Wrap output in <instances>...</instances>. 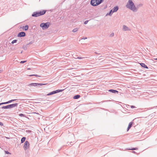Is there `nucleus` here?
<instances>
[{
    "label": "nucleus",
    "instance_id": "1",
    "mask_svg": "<svg viewBox=\"0 0 157 157\" xmlns=\"http://www.w3.org/2000/svg\"><path fill=\"white\" fill-rule=\"evenodd\" d=\"M126 7L134 12L137 11L136 6L132 0H128L126 5Z\"/></svg>",
    "mask_w": 157,
    "mask_h": 157
},
{
    "label": "nucleus",
    "instance_id": "2",
    "mask_svg": "<svg viewBox=\"0 0 157 157\" xmlns=\"http://www.w3.org/2000/svg\"><path fill=\"white\" fill-rule=\"evenodd\" d=\"M46 10H42L34 12L32 15L33 17H37L44 14Z\"/></svg>",
    "mask_w": 157,
    "mask_h": 157
},
{
    "label": "nucleus",
    "instance_id": "3",
    "mask_svg": "<svg viewBox=\"0 0 157 157\" xmlns=\"http://www.w3.org/2000/svg\"><path fill=\"white\" fill-rule=\"evenodd\" d=\"M103 1L104 0H91L90 5L93 6H96L101 4Z\"/></svg>",
    "mask_w": 157,
    "mask_h": 157
},
{
    "label": "nucleus",
    "instance_id": "4",
    "mask_svg": "<svg viewBox=\"0 0 157 157\" xmlns=\"http://www.w3.org/2000/svg\"><path fill=\"white\" fill-rule=\"evenodd\" d=\"M18 105L17 103H15L10 105H8L6 106H3L1 108L2 109H11L15 107H16Z\"/></svg>",
    "mask_w": 157,
    "mask_h": 157
},
{
    "label": "nucleus",
    "instance_id": "5",
    "mask_svg": "<svg viewBox=\"0 0 157 157\" xmlns=\"http://www.w3.org/2000/svg\"><path fill=\"white\" fill-rule=\"evenodd\" d=\"M50 25V23L49 22L46 23H42L40 25V26L42 28L43 30L47 29Z\"/></svg>",
    "mask_w": 157,
    "mask_h": 157
},
{
    "label": "nucleus",
    "instance_id": "6",
    "mask_svg": "<svg viewBox=\"0 0 157 157\" xmlns=\"http://www.w3.org/2000/svg\"><path fill=\"white\" fill-rule=\"evenodd\" d=\"M29 143L28 141H26L25 142L23 146V148L25 150H26L29 147Z\"/></svg>",
    "mask_w": 157,
    "mask_h": 157
},
{
    "label": "nucleus",
    "instance_id": "7",
    "mask_svg": "<svg viewBox=\"0 0 157 157\" xmlns=\"http://www.w3.org/2000/svg\"><path fill=\"white\" fill-rule=\"evenodd\" d=\"M26 34L25 32H21L17 34V36L19 37H24L25 36Z\"/></svg>",
    "mask_w": 157,
    "mask_h": 157
},
{
    "label": "nucleus",
    "instance_id": "8",
    "mask_svg": "<svg viewBox=\"0 0 157 157\" xmlns=\"http://www.w3.org/2000/svg\"><path fill=\"white\" fill-rule=\"evenodd\" d=\"M108 91L113 93H118V91L113 89H110L108 90Z\"/></svg>",
    "mask_w": 157,
    "mask_h": 157
},
{
    "label": "nucleus",
    "instance_id": "9",
    "mask_svg": "<svg viewBox=\"0 0 157 157\" xmlns=\"http://www.w3.org/2000/svg\"><path fill=\"white\" fill-rule=\"evenodd\" d=\"M140 64L142 67L145 68H148L147 66L144 63H140Z\"/></svg>",
    "mask_w": 157,
    "mask_h": 157
},
{
    "label": "nucleus",
    "instance_id": "10",
    "mask_svg": "<svg viewBox=\"0 0 157 157\" xmlns=\"http://www.w3.org/2000/svg\"><path fill=\"white\" fill-rule=\"evenodd\" d=\"M133 123V122H131L129 123L128 126V128H127V131H128L132 127V124Z\"/></svg>",
    "mask_w": 157,
    "mask_h": 157
},
{
    "label": "nucleus",
    "instance_id": "11",
    "mask_svg": "<svg viewBox=\"0 0 157 157\" xmlns=\"http://www.w3.org/2000/svg\"><path fill=\"white\" fill-rule=\"evenodd\" d=\"M119 8L118 6H116L114 7L112 9L113 12H116L118 10Z\"/></svg>",
    "mask_w": 157,
    "mask_h": 157
},
{
    "label": "nucleus",
    "instance_id": "12",
    "mask_svg": "<svg viewBox=\"0 0 157 157\" xmlns=\"http://www.w3.org/2000/svg\"><path fill=\"white\" fill-rule=\"evenodd\" d=\"M123 30L124 31H126L129 30V29L126 26L123 25Z\"/></svg>",
    "mask_w": 157,
    "mask_h": 157
},
{
    "label": "nucleus",
    "instance_id": "13",
    "mask_svg": "<svg viewBox=\"0 0 157 157\" xmlns=\"http://www.w3.org/2000/svg\"><path fill=\"white\" fill-rule=\"evenodd\" d=\"M114 13L113 12V11L112 10H111L109 12V13H108L106 15V16H107L108 15H109L110 16H111L113 14V13Z\"/></svg>",
    "mask_w": 157,
    "mask_h": 157
},
{
    "label": "nucleus",
    "instance_id": "14",
    "mask_svg": "<svg viewBox=\"0 0 157 157\" xmlns=\"http://www.w3.org/2000/svg\"><path fill=\"white\" fill-rule=\"evenodd\" d=\"M22 28L25 31H26V30H28L29 29V26L28 25H26L25 26H23Z\"/></svg>",
    "mask_w": 157,
    "mask_h": 157
},
{
    "label": "nucleus",
    "instance_id": "15",
    "mask_svg": "<svg viewBox=\"0 0 157 157\" xmlns=\"http://www.w3.org/2000/svg\"><path fill=\"white\" fill-rule=\"evenodd\" d=\"M64 90V89L57 90H54V92H55V94H56V93L60 92H62Z\"/></svg>",
    "mask_w": 157,
    "mask_h": 157
},
{
    "label": "nucleus",
    "instance_id": "16",
    "mask_svg": "<svg viewBox=\"0 0 157 157\" xmlns=\"http://www.w3.org/2000/svg\"><path fill=\"white\" fill-rule=\"evenodd\" d=\"M143 6V4L142 3H140V4L137 5L136 6V9L137 10V11L138 10V9L139 8L142 6Z\"/></svg>",
    "mask_w": 157,
    "mask_h": 157
},
{
    "label": "nucleus",
    "instance_id": "17",
    "mask_svg": "<svg viewBox=\"0 0 157 157\" xmlns=\"http://www.w3.org/2000/svg\"><path fill=\"white\" fill-rule=\"evenodd\" d=\"M80 96L79 95H75L73 98L74 99H78L80 98Z\"/></svg>",
    "mask_w": 157,
    "mask_h": 157
},
{
    "label": "nucleus",
    "instance_id": "18",
    "mask_svg": "<svg viewBox=\"0 0 157 157\" xmlns=\"http://www.w3.org/2000/svg\"><path fill=\"white\" fill-rule=\"evenodd\" d=\"M26 139V138L25 137H23L21 138V143H24Z\"/></svg>",
    "mask_w": 157,
    "mask_h": 157
},
{
    "label": "nucleus",
    "instance_id": "19",
    "mask_svg": "<svg viewBox=\"0 0 157 157\" xmlns=\"http://www.w3.org/2000/svg\"><path fill=\"white\" fill-rule=\"evenodd\" d=\"M30 87L31 86H36V83H32L28 85Z\"/></svg>",
    "mask_w": 157,
    "mask_h": 157
},
{
    "label": "nucleus",
    "instance_id": "20",
    "mask_svg": "<svg viewBox=\"0 0 157 157\" xmlns=\"http://www.w3.org/2000/svg\"><path fill=\"white\" fill-rule=\"evenodd\" d=\"M17 100V99H12V100H10V101H7V104H9V103H10L14 101Z\"/></svg>",
    "mask_w": 157,
    "mask_h": 157
},
{
    "label": "nucleus",
    "instance_id": "21",
    "mask_svg": "<svg viewBox=\"0 0 157 157\" xmlns=\"http://www.w3.org/2000/svg\"><path fill=\"white\" fill-rule=\"evenodd\" d=\"M55 94V93L54 91H52L49 93L47 95L49 96V95H53V94Z\"/></svg>",
    "mask_w": 157,
    "mask_h": 157
},
{
    "label": "nucleus",
    "instance_id": "22",
    "mask_svg": "<svg viewBox=\"0 0 157 157\" xmlns=\"http://www.w3.org/2000/svg\"><path fill=\"white\" fill-rule=\"evenodd\" d=\"M30 76H35L37 77H40L41 76L39 75L36 74H33L29 75Z\"/></svg>",
    "mask_w": 157,
    "mask_h": 157
},
{
    "label": "nucleus",
    "instance_id": "23",
    "mask_svg": "<svg viewBox=\"0 0 157 157\" xmlns=\"http://www.w3.org/2000/svg\"><path fill=\"white\" fill-rule=\"evenodd\" d=\"M78 30V28H75L72 31L73 32V33H75Z\"/></svg>",
    "mask_w": 157,
    "mask_h": 157
},
{
    "label": "nucleus",
    "instance_id": "24",
    "mask_svg": "<svg viewBox=\"0 0 157 157\" xmlns=\"http://www.w3.org/2000/svg\"><path fill=\"white\" fill-rule=\"evenodd\" d=\"M27 45H24L23 46V49L25 50H26L27 49Z\"/></svg>",
    "mask_w": 157,
    "mask_h": 157
},
{
    "label": "nucleus",
    "instance_id": "25",
    "mask_svg": "<svg viewBox=\"0 0 157 157\" xmlns=\"http://www.w3.org/2000/svg\"><path fill=\"white\" fill-rule=\"evenodd\" d=\"M128 149L130 150H137L138 149V148L137 147H133L131 149Z\"/></svg>",
    "mask_w": 157,
    "mask_h": 157
},
{
    "label": "nucleus",
    "instance_id": "26",
    "mask_svg": "<svg viewBox=\"0 0 157 157\" xmlns=\"http://www.w3.org/2000/svg\"><path fill=\"white\" fill-rule=\"evenodd\" d=\"M19 115L21 117H25V115L22 113H20Z\"/></svg>",
    "mask_w": 157,
    "mask_h": 157
},
{
    "label": "nucleus",
    "instance_id": "27",
    "mask_svg": "<svg viewBox=\"0 0 157 157\" xmlns=\"http://www.w3.org/2000/svg\"><path fill=\"white\" fill-rule=\"evenodd\" d=\"M17 41V40H14L12 41L11 43L13 44L14 43H16Z\"/></svg>",
    "mask_w": 157,
    "mask_h": 157
},
{
    "label": "nucleus",
    "instance_id": "28",
    "mask_svg": "<svg viewBox=\"0 0 157 157\" xmlns=\"http://www.w3.org/2000/svg\"><path fill=\"white\" fill-rule=\"evenodd\" d=\"M46 83H40V86H42L43 85H45L47 84Z\"/></svg>",
    "mask_w": 157,
    "mask_h": 157
},
{
    "label": "nucleus",
    "instance_id": "29",
    "mask_svg": "<svg viewBox=\"0 0 157 157\" xmlns=\"http://www.w3.org/2000/svg\"><path fill=\"white\" fill-rule=\"evenodd\" d=\"M27 61L26 60H25V61H21L20 62V63H25Z\"/></svg>",
    "mask_w": 157,
    "mask_h": 157
},
{
    "label": "nucleus",
    "instance_id": "30",
    "mask_svg": "<svg viewBox=\"0 0 157 157\" xmlns=\"http://www.w3.org/2000/svg\"><path fill=\"white\" fill-rule=\"evenodd\" d=\"M114 35V33H112L110 35V36L111 37H113Z\"/></svg>",
    "mask_w": 157,
    "mask_h": 157
},
{
    "label": "nucleus",
    "instance_id": "31",
    "mask_svg": "<svg viewBox=\"0 0 157 157\" xmlns=\"http://www.w3.org/2000/svg\"><path fill=\"white\" fill-rule=\"evenodd\" d=\"M1 105H3V104H7V101L6 102L1 103Z\"/></svg>",
    "mask_w": 157,
    "mask_h": 157
},
{
    "label": "nucleus",
    "instance_id": "32",
    "mask_svg": "<svg viewBox=\"0 0 157 157\" xmlns=\"http://www.w3.org/2000/svg\"><path fill=\"white\" fill-rule=\"evenodd\" d=\"M5 153L6 154H11V153H10L8 151H5Z\"/></svg>",
    "mask_w": 157,
    "mask_h": 157
},
{
    "label": "nucleus",
    "instance_id": "33",
    "mask_svg": "<svg viewBox=\"0 0 157 157\" xmlns=\"http://www.w3.org/2000/svg\"><path fill=\"white\" fill-rule=\"evenodd\" d=\"M89 20H86V21L84 22V24L86 25V24L89 21Z\"/></svg>",
    "mask_w": 157,
    "mask_h": 157
},
{
    "label": "nucleus",
    "instance_id": "34",
    "mask_svg": "<svg viewBox=\"0 0 157 157\" xmlns=\"http://www.w3.org/2000/svg\"><path fill=\"white\" fill-rule=\"evenodd\" d=\"M33 41H31V42H30L29 44H27V45H28L29 44H33Z\"/></svg>",
    "mask_w": 157,
    "mask_h": 157
},
{
    "label": "nucleus",
    "instance_id": "35",
    "mask_svg": "<svg viewBox=\"0 0 157 157\" xmlns=\"http://www.w3.org/2000/svg\"><path fill=\"white\" fill-rule=\"evenodd\" d=\"M84 58H85L84 57H78L77 58V59H82Z\"/></svg>",
    "mask_w": 157,
    "mask_h": 157
},
{
    "label": "nucleus",
    "instance_id": "36",
    "mask_svg": "<svg viewBox=\"0 0 157 157\" xmlns=\"http://www.w3.org/2000/svg\"><path fill=\"white\" fill-rule=\"evenodd\" d=\"M36 86H38L39 87L40 86V83H36Z\"/></svg>",
    "mask_w": 157,
    "mask_h": 157
},
{
    "label": "nucleus",
    "instance_id": "37",
    "mask_svg": "<svg viewBox=\"0 0 157 157\" xmlns=\"http://www.w3.org/2000/svg\"><path fill=\"white\" fill-rule=\"evenodd\" d=\"M87 39V37H83L81 39V40H82V39L85 40V39Z\"/></svg>",
    "mask_w": 157,
    "mask_h": 157
},
{
    "label": "nucleus",
    "instance_id": "38",
    "mask_svg": "<svg viewBox=\"0 0 157 157\" xmlns=\"http://www.w3.org/2000/svg\"><path fill=\"white\" fill-rule=\"evenodd\" d=\"M130 107L131 108H135V107L134 105H131L130 106Z\"/></svg>",
    "mask_w": 157,
    "mask_h": 157
},
{
    "label": "nucleus",
    "instance_id": "39",
    "mask_svg": "<svg viewBox=\"0 0 157 157\" xmlns=\"http://www.w3.org/2000/svg\"><path fill=\"white\" fill-rule=\"evenodd\" d=\"M3 124L1 122H0V125L1 126H3Z\"/></svg>",
    "mask_w": 157,
    "mask_h": 157
},
{
    "label": "nucleus",
    "instance_id": "40",
    "mask_svg": "<svg viewBox=\"0 0 157 157\" xmlns=\"http://www.w3.org/2000/svg\"><path fill=\"white\" fill-rule=\"evenodd\" d=\"M132 153H134V154H136V152L134 151H132Z\"/></svg>",
    "mask_w": 157,
    "mask_h": 157
},
{
    "label": "nucleus",
    "instance_id": "41",
    "mask_svg": "<svg viewBox=\"0 0 157 157\" xmlns=\"http://www.w3.org/2000/svg\"><path fill=\"white\" fill-rule=\"evenodd\" d=\"M95 53L96 54H97L98 55H100V53H98L97 52H95Z\"/></svg>",
    "mask_w": 157,
    "mask_h": 157
},
{
    "label": "nucleus",
    "instance_id": "42",
    "mask_svg": "<svg viewBox=\"0 0 157 157\" xmlns=\"http://www.w3.org/2000/svg\"><path fill=\"white\" fill-rule=\"evenodd\" d=\"M2 70H0V73H1V72H2Z\"/></svg>",
    "mask_w": 157,
    "mask_h": 157
},
{
    "label": "nucleus",
    "instance_id": "43",
    "mask_svg": "<svg viewBox=\"0 0 157 157\" xmlns=\"http://www.w3.org/2000/svg\"><path fill=\"white\" fill-rule=\"evenodd\" d=\"M30 69H30V68H27V70H30Z\"/></svg>",
    "mask_w": 157,
    "mask_h": 157
},
{
    "label": "nucleus",
    "instance_id": "44",
    "mask_svg": "<svg viewBox=\"0 0 157 157\" xmlns=\"http://www.w3.org/2000/svg\"><path fill=\"white\" fill-rule=\"evenodd\" d=\"M71 136H73V137L74 136V134H72V135H71Z\"/></svg>",
    "mask_w": 157,
    "mask_h": 157
},
{
    "label": "nucleus",
    "instance_id": "45",
    "mask_svg": "<svg viewBox=\"0 0 157 157\" xmlns=\"http://www.w3.org/2000/svg\"><path fill=\"white\" fill-rule=\"evenodd\" d=\"M155 60H157V58L154 59Z\"/></svg>",
    "mask_w": 157,
    "mask_h": 157
},
{
    "label": "nucleus",
    "instance_id": "46",
    "mask_svg": "<svg viewBox=\"0 0 157 157\" xmlns=\"http://www.w3.org/2000/svg\"><path fill=\"white\" fill-rule=\"evenodd\" d=\"M22 101L25 100V99H21Z\"/></svg>",
    "mask_w": 157,
    "mask_h": 157
},
{
    "label": "nucleus",
    "instance_id": "47",
    "mask_svg": "<svg viewBox=\"0 0 157 157\" xmlns=\"http://www.w3.org/2000/svg\"><path fill=\"white\" fill-rule=\"evenodd\" d=\"M72 143V141H71L70 142V143Z\"/></svg>",
    "mask_w": 157,
    "mask_h": 157
},
{
    "label": "nucleus",
    "instance_id": "48",
    "mask_svg": "<svg viewBox=\"0 0 157 157\" xmlns=\"http://www.w3.org/2000/svg\"><path fill=\"white\" fill-rule=\"evenodd\" d=\"M29 132H31V131H29Z\"/></svg>",
    "mask_w": 157,
    "mask_h": 157
},
{
    "label": "nucleus",
    "instance_id": "49",
    "mask_svg": "<svg viewBox=\"0 0 157 157\" xmlns=\"http://www.w3.org/2000/svg\"><path fill=\"white\" fill-rule=\"evenodd\" d=\"M1 105V103H0V105Z\"/></svg>",
    "mask_w": 157,
    "mask_h": 157
}]
</instances>
